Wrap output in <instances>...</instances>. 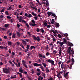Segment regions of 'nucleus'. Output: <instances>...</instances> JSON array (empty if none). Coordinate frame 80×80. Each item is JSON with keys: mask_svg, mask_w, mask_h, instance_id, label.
Here are the masks:
<instances>
[{"mask_svg": "<svg viewBox=\"0 0 80 80\" xmlns=\"http://www.w3.org/2000/svg\"><path fill=\"white\" fill-rule=\"evenodd\" d=\"M10 70H11V69L10 68H3V72L5 73H6V74H8V73L10 74Z\"/></svg>", "mask_w": 80, "mask_h": 80, "instance_id": "obj_1", "label": "nucleus"}, {"mask_svg": "<svg viewBox=\"0 0 80 80\" xmlns=\"http://www.w3.org/2000/svg\"><path fill=\"white\" fill-rule=\"evenodd\" d=\"M33 65H34V66H37V67H41V69L42 70L43 72H44L45 71V70H44L43 68V66H42L41 64H38L35 63L34 64H33Z\"/></svg>", "mask_w": 80, "mask_h": 80, "instance_id": "obj_2", "label": "nucleus"}, {"mask_svg": "<svg viewBox=\"0 0 80 80\" xmlns=\"http://www.w3.org/2000/svg\"><path fill=\"white\" fill-rule=\"evenodd\" d=\"M50 15H51V18H55V20H57V16L55 15V14L52 13L51 12H50Z\"/></svg>", "mask_w": 80, "mask_h": 80, "instance_id": "obj_3", "label": "nucleus"}, {"mask_svg": "<svg viewBox=\"0 0 80 80\" xmlns=\"http://www.w3.org/2000/svg\"><path fill=\"white\" fill-rule=\"evenodd\" d=\"M22 19V16H20L19 17V22H23V23H26V21H24V20Z\"/></svg>", "mask_w": 80, "mask_h": 80, "instance_id": "obj_4", "label": "nucleus"}, {"mask_svg": "<svg viewBox=\"0 0 80 80\" xmlns=\"http://www.w3.org/2000/svg\"><path fill=\"white\" fill-rule=\"evenodd\" d=\"M72 50L73 51H72ZM72 50H68V53L70 54H71V55H73V54H74V51H73V49H72Z\"/></svg>", "mask_w": 80, "mask_h": 80, "instance_id": "obj_5", "label": "nucleus"}, {"mask_svg": "<svg viewBox=\"0 0 80 80\" xmlns=\"http://www.w3.org/2000/svg\"><path fill=\"white\" fill-rule=\"evenodd\" d=\"M31 14L32 15H34V16H35L34 17V18L35 20H38V17L37 16V14H35V13L34 12H32L31 13Z\"/></svg>", "mask_w": 80, "mask_h": 80, "instance_id": "obj_6", "label": "nucleus"}, {"mask_svg": "<svg viewBox=\"0 0 80 80\" xmlns=\"http://www.w3.org/2000/svg\"><path fill=\"white\" fill-rule=\"evenodd\" d=\"M33 39H34V40H37L38 41H40V37H39V36H38L37 37H37L34 36L33 37Z\"/></svg>", "mask_w": 80, "mask_h": 80, "instance_id": "obj_7", "label": "nucleus"}, {"mask_svg": "<svg viewBox=\"0 0 80 80\" xmlns=\"http://www.w3.org/2000/svg\"><path fill=\"white\" fill-rule=\"evenodd\" d=\"M50 32H52L53 33L55 34V33H57L58 34V31L57 30H55V31L52 30H51Z\"/></svg>", "mask_w": 80, "mask_h": 80, "instance_id": "obj_8", "label": "nucleus"}, {"mask_svg": "<svg viewBox=\"0 0 80 80\" xmlns=\"http://www.w3.org/2000/svg\"><path fill=\"white\" fill-rule=\"evenodd\" d=\"M69 73V72H67L66 73H65V72H64L63 73H64V77H65V78H66V77H68V73Z\"/></svg>", "mask_w": 80, "mask_h": 80, "instance_id": "obj_9", "label": "nucleus"}, {"mask_svg": "<svg viewBox=\"0 0 80 80\" xmlns=\"http://www.w3.org/2000/svg\"><path fill=\"white\" fill-rule=\"evenodd\" d=\"M51 38H52L53 39V42H55V41H56V40H55V37H54V36L52 35H51Z\"/></svg>", "mask_w": 80, "mask_h": 80, "instance_id": "obj_10", "label": "nucleus"}, {"mask_svg": "<svg viewBox=\"0 0 80 80\" xmlns=\"http://www.w3.org/2000/svg\"><path fill=\"white\" fill-rule=\"evenodd\" d=\"M12 6H14L13 5H11L9 8H7V10H12Z\"/></svg>", "mask_w": 80, "mask_h": 80, "instance_id": "obj_11", "label": "nucleus"}, {"mask_svg": "<svg viewBox=\"0 0 80 80\" xmlns=\"http://www.w3.org/2000/svg\"><path fill=\"white\" fill-rule=\"evenodd\" d=\"M61 68L62 70L63 69V68H64V65H63V62H62L61 64Z\"/></svg>", "mask_w": 80, "mask_h": 80, "instance_id": "obj_12", "label": "nucleus"}, {"mask_svg": "<svg viewBox=\"0 0 80 80\" xmlns=\"http://www.w3.org/2000/svg\"><path fill=\"white\" fill-rule=\"evenodd\" d=\"M33 48L34 49H35L36 48L35 47L33 46H31L30 47V50H32V49Z\"/></svg>", "mask_w": 80, "mask_h": 80, "instance_id": "obj_13", "label": "nucleus"}, {"mask_svg": "<svg viewBox=\"0 0 80 80\" xmlns=\"http://www.w3.org/2000/svg\"><path fill=\"white\" fill-rule=\"evenodd\" d=\"M50 63L52 65H54V61L50 60Z\"/></svg>", "mask_w": 80, "mask_h": 80, "instance_id": "obj_14", "label": "nucleus"}, {"mask_svg": "<svg viewBox=\"0 0 80 80\" xmlns=\"http://www.w3.org/2000/svg\"><path fill=\"white\" fill-rule=\"evenodd\" d=\"M31 8H33V9H35V10H37H37H38L37 9V8H36V6H35V7H33V6H31Z\"/></svg>", "mask_w": 80, "mask_h": 80, "instance_id": "obj_15", "label": "nucleus"}, {"mask_svg": "<svg viewBox=\"0 0 80 80\" xmlns=\"http://www.w3.org/2000/svg\"><path fill=\"white\" fill-rule=\"evenodd\" d=\"M55 25H56V26H57V27H58V28H59V27H60V24H59V23H56L55 24Z\"/></svg>", "mask_w": 80, "mask_h": 80, "instance_id": "obj_16", "label": "nucleus"}, {"mask_svg": "<svg viewBox=\"0 0 80 80\" xmlns=\"http://www.w3.org/2000/svg\"><path fill=\"white\" fill-rule=\"evenodd\" d=\"M59 44L60 46V47H63V44H64V42H60V43H59Z\"/></svg>", "mask_w": 80, "mask_h": 80, "instance_id": "obj_17", "label": "nucleus"}, {"mask_svg": "<svg viewBox=\"0 0 80 80\" xmlns=\"http://www.w3.org/2000/svg\"><path fill=\"white\" fill-rule=\"evenodd\" d=\"M32 16V14H28V16L26 17V18H31Z\"/></svg>", "mask_w": 80, "mask_h": 80, "instance_id": "obj_18", "label": "nucleus"}, {"mask_svg": "<svg viewBox=\"0 0 80 80\" xmlns=\"http://www.w3.org/2000/svg\"><path fill=\"white\" fill-rule=\"evenodd\" d=\"M61 49V48H60V50H59V55H62V49Z\"/></svg>", "mask_w": 80, "mask_h": 80, "instance_id": "obj_19", "label": "nucleus"}, {"mask_svg": "<svg viewBox=\"0 0 80 80\" xmlns=\"http://www.w3.org/2000/svg\"><path fill=\"white\" fill-rule=\"evenodd\" d=\"M19 71L21 73H23V70H22V68H19Z\"/></svg>", "mask_w": 80, "mask_h": 80, "instance_id": "obj_20", "label": "nucleus"}, {"mask_svg": "<svg viewBox=\"0 0 80 80\" xmlns=\"http://www.w3.org/2000/svg\"><path fill=\"white\" fill-rule=\"evenodd\" d=\"M14 77L12 76L11 77V79H13V78H16L17 77H16V75H14Z\"/></svg>", "mask_w": 80, "mask_h": 80, "instance_id": "obj_21", "label": "nucleus"}, {"mask_svg": "<svg viewBox=\"0 0 80 80\" xmlns=\"http://www.w3.org/2000/svg\"><path fill=\"white\" fill-rule=\"evenodd\" d=\"M69 42V46L71 47H73V44L70 42Z\"/></svg>", "mask_w": 80, "mask_h": 80, "instance_id": "obj_22", "label": "nucleus"}, {"mask_svg": "<svg viewBox=\"0 0 80 80\" xmlns=\"http://www.w3.org/2000/svg\"><path fill=\"white\" fill-rule=\"evenodd\" d=\"M22 43L23 44H25V45H27V42H26V41H24V40H22Z\"/></svg>", "mask_w": 80, "mask_h": 80, "instance_id": "obj_23", "label": "nucleus"}, {"mask_svg": "<svg viewBox=\"0 0 80 80\" xmlns=\"http://www.w3.org/2000/svg\"><path fill=\"white\" fill-rule=\"evenodd\" d=\"M71 61H72V64H74V62H75V60H74V59H73V58H72L71 59Z\"/></svg>", "mask_w": 80, "mask_h": 80, "instance_id": "obj_24", "label": "nucleus"}, {"mask_svg": "<svg viewBox=\"0 0 80 80\" xmlns=\"http://www.w3.org/2000/svg\"><path fill=\"white\" fill-rule=\"evenodd\" d=\"M63 40H64L63 42L65 43H67V40H66L65 38H64Z\"/></svg>", "mask_w": 80, "mask_h": 80, "instance_id": "obj_25", "label": "nucleus"}, {"mask_svg": "<svg viewBox=\"0 0 80 80\" xmlns=\"http://www.w3.org/2000/svg\"><path fill=\"white\" fill-rule=\"evenodd\" d=\"M20 35H21V34L20 33V32H17V35L18 37H20Z\"/></svg>", "mask_w": 80, "mask_h": 80, "instance_id": "obj_26", "label": "nucleus"}, {"mask_svg": "<svg viewBox=\"0 0 80 80\" xmlns=\"http://www.w3.org/2000/svg\"><path fill=\"white\" fill-rule=\"evenodd\" d=\"M5 28H8V27H9V24H6L5 25Z\"/></svg>", "mask_w": 80, "mask_h": 80, "instance_id": "obj_27", "label": "nucleus"}, {"mask_svg": "<svg viewBox=\"0 0 80 80\" xmlns=\"http://www.w3.org/2000/svg\"><path fill=\"white\" fill-rule=\"evenodd\" d=\"M36 32H38V33H39L40 32V28H37Z\"/></svg>", "mask_w": 80, "mask_h": 80, "instance_id": "obj_28", "label": "nucleus"}, {"mask_svg": "<svg viewBox=\"0 0 80 80\" xmlns=\"http://www.w3.org/2000/svg\"><path fill=\"white\" fill-rule=\"evenodd\" d=\"M54 19H52L51 21V22L52 23V24H54Z\"/></svg>", "mask_w": 80, "mask_h": 80, "instance_id": "obj_29", "label": "nucleus"}, {"mask_svg": "<svg viewBox=\"0 0 80 80\" xmlns=\"http://www.w3.org/2000/svg\"><path fill=\"white\" fill-rule=\"evenodd\" d=\"M5 14L7 15H9V13H8V11H6L5 12Z\"/></svg>", "mask_w": 80, "mask_h": 80, "instance_id": "obj_30", "label": "nucleus"}, {"mask_svg": "<svg viewBox=\"0 0 80 80\" xmlns=\"http://www.w3.org/2000/svg\"><path fill=\"white\" fill-rule=\"evenodd\" d=\"M18 75H19L20 77L21 78L22 77V74H21V73H20V72H18Z\"/></svg>", "mask_w": 80, "mask_h": 80, "instance_id": "obj_31", "label": "nucleus"}, {"mask_svg": "<svg viewBox=\"0 0 80 80\" xmlns=\"http://www.w3.org/2000/svg\"><path fill=\"white\" fill-rule=\"evenodd\" d=\"M26 47V48L27 49H29L30 48V46L29 45H27Z\"/></svg>", "mask_w": 80, "mask_h": 80, "instance_id": "obj_32", "label": "nucleus"}, {"mask_svg": "<svg viewBox=\"0 0 80 80\" xmlns=\"http://www.w3.org/2000/svg\"><path fill=\"white\" fill-rule=\"evenodd\" d=\"M65 72V70H63V71H62L61 72L60 71L59 72L61 74H62V73H63L64 72Z\"/></svg>", "mask_w": 80, "mask_h": 80, "instance_id": "obj_33", "label": "nucleus"}, {"mask_svg": "<svg viewBox=\"0 0 80 80\" xmlns=\"http://www.w3.org/2000/svg\"><path fill=\"white\" fill-rule=\"evenodd\" d=\"M5 10V9L3 8L2 9L1 11H0L1 13H3V12H4V10Z\"/></svg>", "mask_w": 80, "mask_h": 80, "instance_id": "obj_34", "label": "nucleus"}, {"mask_svg": "<svg viewBox=\"0 0 80 80\" xmlns=\"http://www.w3.org/2000/svg\"><path fill=\"white\" fill-rule=\"evenodd\" d=\"M20 46H21V47L23 49H25V47H24V46H23V44H21Z\"/></svg>", "mask_w": 80, "mask_h": 80, "instance_id": "obj_35", "label": "nucleus"}, {"mask_svg": "<svg viewBox=\"0 0 80 80\" xmlns=\"http://www.w3.org/2000/svg\"><path fill=\"white\" fill-rule=\"evenodd\" d=\"M22 64L23 65H25V61L23 60L22 61Z\"/></svg>", "mask_w": 80, "mask_h": 80, "instance_id": "obj_36", "label": "nucleus"}, {"mask_svg": "<svg viewBox=\"0 0 80 80\" xmlns=\"http://www.w3.org/2000/svg\"><path fill=\"white\" fill-rule=\"evenodd\" d=\"M47 21H45L44 22V24L45 25V26H47Z\"/></svg>", "mask_w": 80, "mask_h": 80, "instance_id": "obj_37", "label": "nucleus"}, {"mask_svg": "<svg viewBox=\"0 0 80 80\" xmlns=\"http://www.w3.org/2000/svg\"><path fill=\"white\" fill-rule=\"evenodd\" d=\"M8 44L9 45H12V42L10 41H8Z\"/></svg>", "mask_w": 80, "mask_h": 80, "instance_id": "obj_38", "label": "nucleus"}, {"mask_svg": "<svg viewBox=\"0 0 80 80\" xmlns=\"http://www.w3.org/2000/svg\"><path fill=\"white\" fill-rule=\"evenodd\" d=\"M27 34L29 35V37H30V36H31V34L30 33V32H27Z\"/></svg>", "mask_w": 80, "mask_h": 80, "instance_id": "obj_39", "label": "nucleus"}, {"mask_svg": "<svg viewBox=\"0 0 80 80\" xmlns=\"http://www.w3.org/2000/svg\"><path fill=\"white\" fill-rule=\"evenodd\" d=\"M31 73H32V74L34 73V70H33V69L31 70Z\"/></svg>", "mask_w": 80, "mask_h": 80, "instance_id": "obj_40", "label": "nucleus"}, {"mask_svg": "<svg viewBox=\"0 0 80 80\" xmlns=\"http://www.w3.org/2000/svg\"><path fill=\"white\" fill-rule=\"evenodd\" d=\"M58 37L59 38H62V36H61V35H60V34H58Z\"/></svg>", "mask_w": 80, "mask_h": 80, "instance_id": "obj_41", "label": "nucleus"}, {"mask_svg": "<svg viewBox=\"0 0 80 80\" xmlns=\"http://www.w3.org/2000/svg\"><path fill=\"white\" fill-rule=\"evenodd\" d=\"M36 75H38V76H39V75H40V72H38L37 73Z\"/></svg>", "mask_w": 80, "mask_h": 80, "instance_id": "obj_42", "label": "nucleus"}, {"mask_svg": "<svg viewBox=\"0 0 80 80\" xmlns=\"http://www.w3.org/2000/svg\"><path fill=\"white\" fill-rule=\"evenodd\" d=\"M39 57H43V55H42V54H39Z\"/></svg>", "mask_w": 80, "mask_h": 80, "instance_id": "obj_43", "label": "nucleus"}, {"mask_svg": "<svg viewBox=\"0 0 80 80\" xmlns=\"http://www.w3.org/2000/svg\"><path fill=\"white\" fill-rule=\"evenodd\" d=\"M32 25L33 27H35V26H36V25H37V24H35V23H33V24H32Z\"/></svg>", "mask_w": 80, "mask_h": 80, "instance_id": "obj_44", "label": "nucleus"}, {"mask_svg": "<svg viewBox=\"0 0 80 80\" xmlns=\"http://www.w3.org/2000/svg\"><path fill=\"white\" fill-rule=\"evenodd\" d=\"M26 26L27 27V28H28L29 27V25L28 23H26Z\"/></svg>", "mask_w": 80, "mask_h": 80, "instance_id": "obj_45", "label": "nucleus"}, {"mask_svg": "<svg viewBox=\"0 0 80 80\" xmlns=\"http://www.w3.org/2000/svg\"><path fill=\"white\" fill-rule=\"evenodd\" d=\"M1 28V30H2L3 31H6V30H5V29L4 28Z\"/></svg>", "mask_w": 80, "mask_h": 80, "instance_id": "obj_46", "label": "nucleus"}, {"mask_svg": "<svg viewBox=\"0 0 80 80\" xmlns=\"http://www.w3.org/2000/svg\"><path fill=\"white\" fill-rule=\"evenodd\" d=\"M0 18H2V19H3V15H1L0 16Z\"/></svg>", "mask_w": 80, "mask_h": 80, "instance_id": "obj_47", "label": "nucleus"}, {"mask_svg": "<svg viewBox=\"0 0 80 80\" xmlns=\"http://www.w3.org/2000/svg\"><path fill=\"white\" fill-rule=\"evenodd\" d=\"M64 36H66V37H67V36H68V34H67V33H66V34H64Z\"/></svg>", "mask_w": 80, "mask_h": 80, "instance_id": "obj_48", "label": "nucleus"}, {"mask_svg": "<svg viewBox=\"0 0 80 80\" xmlns=\"http://www.w3.org/2000/svg\"><path fill=\"white\" fill-rule=\"evenodd\" d=\"M46 55H47V56H48V55H50V53H49L48 52H47L46 53Z\"/></svg>", "mask_w": 80, "mask_h": 80, "instance_id": "obj_49", "label": "nucleus"}, {"mask_svg": "<svg viewBox=\"0 0 80 80\" xmlns=\"http://www.w3.org/2000/svg\"><path fill=\"white\" fill-rule=\"evenodd\" d=\"M24 74L26 75H28V73H27V72L25 71L24 72Z\"/></svg>", "mask_w": 80, "mask_h": 80, "instance_id": "obj_50", "label": "nucleus"}, {"mask_svg": "<svg viewBox=\"0 0 80 80\" xmlns=\"http://www.w3.org/2000/svg\"><path fill=\"white\" fill-rule=\"evenodd\" d=\"M48 16H50V12H48Z\"/></svg>", "mask_w": 80, "mask_h": 80, "instance_id": "obj_51", "label": "nucleus"}, {"mask_svg": "<svg viewBox=\"0 0 80 80\" xmlns=\"http://www.w3.org/2000/svg\"><path fill=\"white\" fill-rule=\"evenodd\" d=\"M41 32H42V33H44V30H43V29H42V30H41Z\"/></svg>", "mask_w": 80, "mask_h": 80, "instance_id": "obj_52", "label": "nucleus"}, {"mask_svg": "<svg viewBox=\"0 0 80 80\" xmlns=\"http://www.w3.org/2000/svg\"><path fill=\"white\" fill-rule=\"evenodd\" d=\"M0 48H1V49H3V48H4V47L0 46Z\"/></svg>", "mask_w": 80, "mask_h": 80, "instance_id": "obj_53", "label": "nucleus"}, {"mask_svg": "<svg viewBox=\"0 0 80 80\" xmlns=\"http://www.w3.org/2000/svg\"><path fill=\"white\" fill-rule=\"evenodd\" d=\"M42 77V76H39L38 78V80H41V79L40 78L41 77Z\"/></svg>", "mask_w": 80, "mask_h": 80, "instance_id": "obj_54", "label": "nucleus"}, {"mask_svg": "<svg viewBox=\"0 0 80 80\" xmlns=\"http://www.w3.org/2000/svg\"><path fill=\"white\" fill-rule=\"evenodd\" d=\"M46 72H49V69L48 68H46Z\"/></svg>", "mask_w": 80, "mask_h": 80, "instance_id": "obj_55", "label": "nucleus"}, {"mask_svg": "<svg viewBox=\"0 0 80 80\" xmlns=\"http://www.w3.org/2000/svg\"><path fill=\"white\" fill-rule=\"evenodd\" d=\"M7 18L8 19H11V17H10V16H7Z\"/></svg>", "mask_w": 80, "mask_h": 80, "instance_id": "obj_56", "label": "nucleus"}, {"mask_svg": "<svg viewBox=\"0 0 80 80\" xmlns=\"http://www.w3.org/2000/svg\"><path fill=\"white\" fill-rule=\"evenodd\" d=\"M58 63L59 65H60V64H61V63H62V62L60 61L59 62H58Z\"/></svg>", "mask_w": 80, "mask_h": 80, "instance_id": "obj_57", "label": "nucleus"}, {"mask_svg": "<svg viewBox=\"0 0 80 80\" xmlns=\"http://www.w3.org/2000/svg\"><path fill=\"white\" fill-rule=\"evenodd\" d=\"M20 62H18V67H20Z\"/></svg>", "mask_w": 80, "mask_h": 80, "instance_id": "obj_58", "label": "nucleus"}, {"mask_svg": "<svg viewBox=\"0 0 80 80\" xmlns=\"http://www.w3.org/2000/svg\"><path fill=\"white\" fill-rule=\"evenodd\" d=\"M32 23H35V20H34V19L32 20Z\"/></svg>", "mask_w": 80, "mask_h": 80, "instance_id": "obj_59", "label": "nucleus"}, {"mask_svg": "<svg viewBox=\"0 0 80 80\" xmlns=\"http://www.w3.org/2000/svg\"><path fill=\"white\" fill-rule=\"evenodd\" d=\"M24 15H25V17H27V16H28V13H26Z\"/></svg>", "mask_w": 80, "mask_h": 80, "instance_id": "obj_60", "label": "nucleus"}, {"mask_svg": "<svg viewBox=\"0 0 80 80\" xmlns=\"http://www.w3.org/2000/svg\"><path fill=\"white\" fill-rule=\"evenodd\" d=\"M18 12H15L14 13V15H17V13Z\"/></svg>", "mask_w": 80, "mask_h": 80, "instance_id": "obj_61", "label": "nucleus"}, {"mask_svg": "<svg viewBox=\"0 0 80 80\" xmlns=\"http://www.w3.org/2000/svg\"><path fill=\"white\" fill-rule=\"evenodd\" d=\"M23 66H24L26 68H28V66H27V65L25 64V65H24Z\"/></svg>", "mask_w": 80, "mask_h": 80, "instance_id": "obj_62", "label": "nucleus"}, {"mask_svg": "<svg viewBox=\"0 0 80 80\" xmlns=\"http://www.w3.org/2000/svg\"><path fill=\"white\" fill-rule=\"evenodd\" d=\"M39 5H41V3H40V2H39V1H37Z\"/></svg>", "mask_w": 80, "mask_h": 80, "instance_id": "obj_63", "label": "nucleus"}, {"mask_svg": "<svg viewBox=\"0 0 80 80\" xmlns=\"http://www.w3.org/2000/svg\"><path fill=\"white\" fill-rule=\"evenodd\" d=\"M16 37H15V34H14L13 36H12V38H15Z\"/></svg>", "mask_w": 80, "mask_h": 80, "instance_id": "obj_64", "label": "nucleus"}]
</instances>
